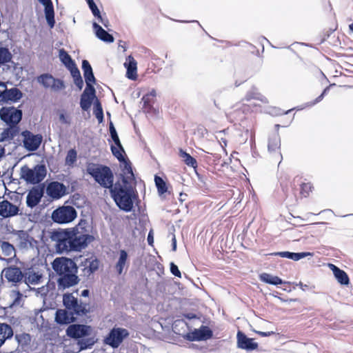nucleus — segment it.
<instances>
[{"mask_svg": "<svg viewBox=\"0 0 353 353\" xmlns=\"http://www.w3.org/2000/svg\"><path fill=\"white\" fill-rule=\"evenodd\" d=\"M268 148L270 153L277 154L278 158L280 159V163L282 159V155L280 152L281 139L278 133H274L269 137Z\"/></svg>", "mask_w": 353, "mask_h": 353, "instance_id": "nucleus-23", "label": "nucleus"}, {"mask_svg": "<svg viewBox=\"0 0 353 353\" xmlns=\"http://www.w3.org/2000/svg\"><path fill=\"white\" fill-rule=\"evenodd\" d=\"M83 75L86 83L85 88H94L92 85V83H94L96 81L92 70L83 73Z\"/></svg>", "mask_w": 353, "mask_h": 353, "instance_id": "nucleus-47", "label": "nucleus"}, {"mask_svg": "<svg viewBox=\"0 0 353 353\" xmlns=\"http://www.w3.org/2000/svg\"><path fill=\"white\" fill-rule=\"evenodd\" d=\"M179 156L187 165L192 168H196L197 166L196 159L183 150H179Z\"/></svg>", "mask_w": 353, "mask_h": 353, "instance_id": "nucleus-38", "label": "nucleus"}, {"mask_svg": "<svg viewBox=\"0 0 353 353\" xmlns=\"http://www.w3.org/2000/svg\"><path fill=\"white\" fill-rule=\"evenodd\" d=\"M38 81L46 88H50L53 91H59L65 88L64 82L54 78L51 74H44L38 77Z\"/></svg>", "mask_w": 353, "mask_h": 353, "instance_id": "nucleus-14", "label": "nucleus"}, {"mask_svg": "<svg viewBox=\"0 0 353 353\" xmlns=\"http://www.w3.org/2000/svg\"><path fill=\"white\" fill-rule=\"evenodd\" d=\"M13 256H15V249L8 242H0V260L10 262Z\"/></svg>", "mask_w": 353, "mask_h": 353, "instance_id": "nucleus-24", "label": "nucleus"}, {"mask_svg": "<svg viewBox=\"0 0 353 353\" xmlns=\"http://www.w3.org/2000/svg\"><path fill=\"white\" fill-rule=\"evenodd\" d=\"M199 330L200 335L202 340H206L212 337V332L206 326H202Z\"/></svg>", "mask_w": 353, "mask_h": 353, "instance_id": "nucleus-49", "label": "nucleus"}, {"mask_svg": "<svg viewBox=\"0 0 353 353\" xmlns=\"http://www.w3.org/2000/svg\"><path fill=\"white\" fill-rule=\"evenodd\" d=\"M32 290L36 292L37 296L40 295L41 297L46 296L49 291L48 286H42L37 289L32 288Z\"/></svg>", "mask_w": 353, "mask_h": 353, "instance_id": "nucleus-52", "label": "nucleus"}, {"mask_svg": "<svg viewBox=\"0 0 353 353\" xmlns=\"http://www.w3.org/2000/svg\"><path fill=\"white\" fill-rule=\"evenodd\" d=\"M292 254V252H279L274 253L273 254L275 256H279L283 258H288V259H291Z\"/></svg>", "mask_w": 353, "mask_h": 353, "instance_id": "nucleus-58", "label": "nucleus"}, {"mask_svg": "<svg viewBox=\"0 0 353 353\" xmlns=\"http://www.w3.org/2000/svg\"><path fill=\"white\" fill-rule=\"evenodd\" d=\"M245 99L248 101L252 100V99H256L261 101L263 103H267L268 100L267 99L263 96L261 93H259L256 88H252L250 90H249L245 97Z\"/></svg>", "mask_w": 353, "mask_h": 353, "instance_id": "nucleus-36", "label": "nucleus"}, {"mask_svg": "<svg viewBox=\"0 0 353 353\" xmlns=\"http://www.w3.org/2000/svg\"><path fill=\"white\" fill-rule=\"evenodd\" d=\"M43 192L39 188H32L26 197V203L28 207L33 208L36 206L41 201Z\"/></svg>", "mask_w": 353, "mask_h": 353, "instance_id": "nucleus-30", "label": "nucleus"}, {"mask_svg": "<svg viewBox=\"0 0 353 353\" xmlns=\"http://www.w3.org/2000/svg\"><path fill=\"white\" fill-rule=\"evenodd\" d=\"M13 335V331L10 325L6 323H0V347L4 343L6 339Z\"/></svg>", "mask_w": 353, "mask_h": 353, "instance_id": "nucleus-33", "label": "nucleus"}, {"mask_svg": "<svg viewBox=\"0 0 353 353\" xmlns=\"http://www.w3.org/2000/svg\"><path fill=\"white\" fill-rule=\"evenodd\" d=\"M170 272L173 275L177 277L180 278L181 276V272L179 271L177 265H176L174 263H170Z\"/></svg>", "mask_w": 353, "mask_h": 353, "instance_id": "nucleus-55", "label": "nucleus"}, {"mask_svg": "<svg viewBox=\"0 0 353 353\" xmlns=\"http://www.w3.org/2000/svg\"><path fill=\"white\" fill-rule=\"evenodd\" d=\"M86 171L103 188L110 189L114 185L112 171L106 165L88 163Z\"/></svg>", "mask_w": 353, "mask_h": 353, "instance_id": "nucleus-4", "label": "nucleus"}, {"mask_svg": "<svg viewBox=\"0 0 353 353\" xmlns=\"http://www.w3.org/2000/svg\"><path fill=\"white\" fill-rule=\"evenodd\" d=\"M312 185L309 183H303L301 187V194L306 197L308 196L310 192L312 190Z\"/></svg>", "mask_w": 353, "mask_h": 353, "instance_id": "nucleus-51", "label": "nucleus"}, {"mask_svg": "<svg viewBox=\"0 0 353 353\" xmlns=\"http://www.w3.org/2000/svg\"><path fill=\"white\" fill-rule=\"evenodd\" d=\"M236 339L237 347L240 349L250 352L258 348V343L254 342L253 339L248 338L241 331H238Z\"/></svg>", "mask_w": 353, "mask_h": 353, "instance_id": "nucleus-16", "label": "nucleus"}, {"mask_svg": "<svg viewBox=\"0 0 353 353\" xmlns=\"http://www.w3.org/2000/svg\"><path fill=\"white\" fill-rule=\"evenodd\" d=\"M89 8H90V9L92 11V13L93 14V15L95 17L100 18L101 13H100V11L98 9V8H97V5L95 3H94L93 5L90 6Z\"/></svg>", "mask_w": 353, "mask_h": 353, "instance_id": "nucleus-57", "label": "nucleus"}, {"mask_svg": "<svg viewBox=\"0 0 353 353\" xmlns=\"http://www.w3.org/2000/svg\"><path fill=\"white\" fill-rule=\"evenodd\" d=\"M96 341L94 337H88V338H82L81 339L78 341V345L81 350H86L88 348H91Z\"/></svg>", "mask_w": 353, "mask_h": 353, "instance_id": "nucleus-40", "label": "nucleus"}, {"mask_svg": "<svg viewBox=\"0 0 353 353\" xmlns=\"http://www.w3.org/2000/svg\"><path fill=\"white\" fill-rule=\"evenodd\" d=\"M59 121L65 124H69L70 120L68 119V118L65 116L63 113L60 114L59 115Z\"/></svg>", "mask_w": 353, "mask_h": 353, "instance_id": "nucleus-62", "label": "nucleus"}, {"mask_svg": "<svg viewBox=\"0 0 353 353\" xmlns=\"http://www.w3.org/2000/svg\"><path fill=\"white\" fill-rule=\"evenodd\" d=\"M93 113L97 119L99 123H101L103 121V112L101 103L98 99H96L94 102V110Z\"/></svg>", "mask_w": 353, "mask_h": 353, "instance_id": "nucleus-44", "label": "nucleus"}, {"mask_svg": "<svg viewBox=\"0 0 353 353\" xmlns=\"http://www.w3.org/2000/svg\"><path fill=\"white\" fill-rule=\"evenodd\" d=\"M111 150L113 155L121 163V175H124L125 181H131L133 179V171L131 166V163L128 159H125L123 154L125 153L123 148L121 145L120 146H111Z\"/></svg>", "mask_w": 353, "mask_h": 353, "instance_id": "nucleus-7", "label": "nucleus"}, {"mask_svg": "<svg viewBox=\"0 0 353 353\" xmlns=\"http://www.w3.org/2000/svg\"><path fill=\"white\" fill-rule=\"evenodd\" d=\"M59 58L67 68L75 64L70 56L63 49L59 50Z\"/></svg>", "mask_w": 353, "mask_h": 353, "instance_id": "nucleus-45", "label": "nucleus"}, {"mask_svg": "<svg viewBox=\"0 0 353 353\" xmlns=\"http://www.w3.org/2000/svg\"><path fill=\"white\" fill-rule=\"evenodd\" d=\"M249 110L248 105L236 103L226 112V117L230 122L236 124L245 118V112Z\"/></svg>", "mask_w": 353, "mask_h": 353, "instance_id": "nucleus-10", "label": "nucleus"}, {"mask_svg": "<svg viewBox=\"0 0 353 353\" xmlns=\"http://www.w3.org/2000/svg\"><path fill=\"white\" fill-rule=\"evenodd\" d=\"M26 292L27 290L23 287H16L14 289L11 290L9 292L10 299L9 307L21 305L23 301V294Z\"/></svg>", "mask_w": 353, "mask_h": 353, "instance_id": "nucleus-22", "label": "nucleus"}, {"mask_svg": "<svg viewBox=\"0 0 353 353\" xmlns=\"http://www.w3.org/2000/svg\"><path fill=\"white\" fill-rule=\"evenodd\" d=\"M47 170L44 165H37L30 169L23 166L21 169V176L28 183L37 184L41 182L46 177Z\"/></svg>", "mask_w": 353, "mask_h": 353, "instance_id": "nucleus-5", "label": "nucleus"}, {"mask_svg": "<svg viewBox=\"0 0 353 353\" xmlns=\"http://www.w3.org/2000/svg\"><path fill=\"white\" fill-rule=\"evenodd\" d=\"M50 237L55 242V247L59 253L81 251L93 239L91 235L80 232L77 228L53 230Z\"/></svg>", "mask_w": 353, "mask_h": 353, "instance_id": "nucleus-1", "label": "nucleus"}, {"mask_svg": "<svg viewBox=\"0 0 353 353\" xmlns=\"http://www.w3.org/2000/svg\"><path fill=\"white\" fill-rule=\"evenodd\" d=\"M12 54L8 48L0 47V66L10 63L12 61Z\"/></svg>", "mask_w": 353, "mask_h": 353, "instance_id": "nucleus-37", "label": "nucleus"}, {"mask_svg": "<svg viewBox=\"0 0 353 353\" xmlns=\"http://www.w3.org/2000/svg\"><path fill=\"white\" fill-rule=\"evenodd\" d=\"M99 22H101L105 28H108L109 26V21L106 17H103L101 14L100 15V18H97Z\"/></svg>", "mask_w": 353, "mask_h": 353, "instance_id": "nucleus-61", "label": "nucleus"}, {"mask_svg": "<svg viewBox=\"0 0 353 353\" xmlns=\"http://www.w3.org/2000/svg\"><path fill=\"white\" fill-rule=\"evenodd\" d=\"M16 236L17 241L20 248L28 249L33 247V243L34 242V238L26 231L19 230L16 233Z\"/></svg>", "mask_w": 353, "mask_h": 353, "instance_id": "nucleus-20", "label": "nucleus"}, {"mask_svg": "<svg viewBox=\"0 0 353 353\" xmlns=\"http://www.w3.org/2000/svg\"><path fill=\"white\" fill-rule=\"evenodd\" d=\"M92 26L96 36L99 39L107 43H112L114 41L113 36L103 29L97 23L94 22Z\"/></svg>", "mask_w": 353, "mask_h": 353, "instance_id": "nucleus-31", "label": "nucleus"}, {"mask_svg": "<svg viewBox=\"0 0 353 353\" xmlns=\"http://www.w3.org/2000/svg\"><path fill=\"white\" fill-rule=\"evenodd\" d=\"M154 182H155V185L157 188L158 192L160 194H163L167 192L168 189H167L166 183L161 177H160L159 176H155Z\"/></svg>", "mask_w": 353, "mask_h": 353, "instance_id": "nucleus-46", "label": "nucleus"}, {"mask_svg": "<svg viewBox=\"0 0 353 353\" xmlns=\"http://www.w3.org/2000/svg\"><path fill=\"white\" fill-rule=\"evenodd\" d=\"M74 84L78 87L79 90H81L83 86V81L81 78V76L77 77L74 79Z\"/></svg>", "mask_w": 353, "mask_h": 353, "instance_id": "nucleus-59", "label": "nucleus"}, {"mask_svg": "<svg viewBox=\"0 0 353 353\" xmlns=\"http://www.w3.org/2000/svg\"><path fill=\"white\" fill-rule=\"evenodd\" d=\"M52 268L59 276V290L68 288L79 283V279L77 275V266L72 259L66 257L56 258L52 263Z\"/></svg>", "mask_w": 353, "mask_h": 353, "instance_id": "nucleus-2", "label": "nucleus"}, {"mask_svg": "<svg viewBox=\"0 0 353 353\" xmlns=\"http://www.w3.org/2000/svg\"><path fill=\"white\" fill-rule=\"evenodd\" d=\"M328 90V88H326L323 92H322V94L319 96L315 100L314 102H312L310 105H315L316 103L320 102L324 97V95L325 94V93L327 92Z\"/></svg>", "mask_w": 353, "mask_h": 353, "instance_id": "nucleus-60", "label": "nucleus"}, {"mask_svg": "<svg viewBox=\"0 0 353 353\" xmlns=\"http://www.w3.org/2000/svg\"><path fill=\"white\" fill-rule=\"evenodd\" d=\"M184 338L188 341H201L202 337L200 335L199 330H194L193 332H188L184 336Z\"/></svg>", "mask_w": 353, "mask_h": 353, "instance_id": "nucleus-48", "label": "nucleus"}, {"mask_svg": "<svg viewBox=\"0 0 353 353\" xmlns=\"http://www.w3.org/2000/svg\"><path fill=\"white\" fill-rule=\"evenodd\" d=\"M3 273L9 282L15 283V287L23 286L24 272L19 268L12 265L5 268Z\"/></svg>", "mask_w": 353, "mask_h": 353, "instance_id": "nucleus-13", "label": "nucleus"}, {"mask_svg": "<svg viewBox=\"0 0 353 353\" xmlns=\"http://www.w3.org/2000/svg\"><path fill=\"white\" fill-rule=\"evenodd\" d=\"M19 130L17 127L9 126L3 130L0 134V142L10 141L18 134Z\"/></svg>", "mask_w": 353, "mask_h": 353, "instance_id": "nucleus-32", "label": "nucleus"}, {"mask_svg": "<svg viewBox=\"0 0 353 353\" xmlns=\"http://www.w3.org/2000/svg\"><path fill=\"white\" fill-rule=\"evenodd\" d=\"M91 331V327L89 325L72 324L68 327L66 334L73 339H82L88 336Z\"/></svg>", "mask_w": 353, "mask_h": 353, "instance_id": "nucleus-15", "label": "nucleus"}, {"mask_svg": "<svg viewBox=\"0 0 353 353\" xmlns=\"http://www.w3.org/2000/svg\"><path fill=\"white\" fill-rule=\"evenodd\" d=\"M156 97V92L155 90H152L149 93L145 94L142 97V102L143 103V106L144 108L148 110L152 107V103Z\"/></svg>", "mask_w": 353, "mask_h": 353, "instance_id": "nucleus-41", "label": "nucleus"}, {"mask_svg": "<svg viewBox=\"0 0 353 353\" xmlns=\"http://www.w3.org/2000/svg\"><path fill=\"white\" fill-rule=\"evenodd\" d=\"M82 70L83 71V73H86L92 70V68L90 63L88 62V61L83 60L82 61Z\"/></svg>", "mask_w": 353, "mask_h": 353, "instance_id": "nucleus-56", "label": "nucleus"}, {"mask_svg": "<svg viewBox=\"0 0 353 353\" xmlns=\"http://www.w3.org/2000/svg\"><path fill=\"white\" fill-rule=\"evenodd\" d=\"M3 91V95L0 97V98H1V103H7L8 101L17 102L23 97L21 91L17 88L8 89L6 85H5Z\"/></svg>", "mask_w": 353, "mask_h": 353, "instance_id": "nucleus-18", "label": "nucleus"}, {"mask_svg": "<svg viewBox=\"0 0 353 353\" xmlns=\"http://www.w3.org/2000/svg\"><path fill=\"white\" fill-rule=\"evenodd\" d=\"M128 330L123 327H113L104 338L103 343L115 349L120 346L124 339L129 336Z\"/></svg>", "mask_w": 353, "mask_h": 353, "instance_id": "nucleus-8", "label": "nucleus"}, {"mask_svg": "<svg viewBox=\"0 0 353 353\" xmlns=\"http://www.w3.org/2000/svg\"><path fill=\"white\" fill-rule=\"evenodd\" d=\"M111 138L117 146L121 145L118 134L112 135Z\"/></svg>", "mask_w": 353, "mask_h": 353, "instance_id": "nucleus-63", "label": "nucleus"}, {"mask_svg": "<svg viewBox=\"0 0 353 353\" xmlns=\"http://www.w3.org/2000/svg\"><path fill=\"white\" fill-rule=\"evenodd\" d=\"M94 88H85L81 96L80 106L82 110L87 111L90 109L94 99L95 98Z\"/></svg>", "mask_w": 353, "mask_h": 353, "instance_id": "nucleus-21", "label": "nucleus"}, {"mask_svg": "<svg viewBox=\"0 0 353 353\" xmlns=\"http://www.w3.org/2000/svg\"><path fill=\"white\" fill-rule=\"evenodd\" d=\"M42 279L43 274L39 271H36L34 268L26 269L24 272L22 287L27 291L32 290L30 285L39 284Z\"/></svg>", "mask_w": 353, "mask_h": 353, "instance_id": "nucleus-12", "label": "nucleus"}, {"mask_svg": "<svg viewBox=\"0 0 353 353\" xmlns=\"http://www.w3.org/2000/svg\"><path fill=\"white\" fill-rule=\"evenodd\" d=\"M78 299L75 298L72 294H64L63 297V305H65L66 310H70L72 307H74V305L77 304V301Z\"/></svg>", "mask_w": 353, "mask_h": 353, "instance_id": "nucleus-42", "label": "nucleus"}, {"mask_svg": "<svg viewBox=\"0 0 353 353\" xmlns=\"http://www.w3.org/2000/svg\"><path fill=\"white\" fill-rule=\"evenodd\" d=\"M55 321L59 324H68L74 321L75 317L68 310H58L56 312Z\"/></svg>", "mask_w": 353, "mask_h": 353, "instance_id": "nucleus-28", "label": "nucleus"}, {"mask_svg": "<svg viewBox=\"0 0 353 353\" xmlns=\"http://www.w3.org/2000/svg\"><path fill=\"white\" fill-rule=\"evenodd\" d=\"M19 207L14 205L8 200L0 201V216L3 218H8L18 214Z\"/></svg>", "mask_w": 353, "mask_h": 353, "instance_id": "nucleus-17", "label": "nucleus"}, {"mask_svg": "<svg viewBox=\"0 0 353 353\" xmlns=\"http://www.w3.org/2000/svg\"><path fill=\"white\" fill-rule=\"evenodd\" d=\"M85 274H90L94 272L99 268V261L97 259L86 260L84 265Z\"/></svg>", "mask_w": 353, "mask_h": 353, "instance_id": "nucleus-39", "label": "nucleus"}, {"mask_svg": "<svg viewBox=\"0 0 353 353\" xmlns=\"http://www.w3.org/2000/svg\"><path fill=\"white\" fill-rule=\"evenodd\" d=\"M129 264L128 254L124 250L119 252L118 260L115 264V269L118 274L121 275L125 269H127Z\"/></svg>", "mask_w": 353, "mask_h": 353, "instance_id": "nucleus-26", "label": "nucleus"}, {"mask_svg": "<svg viewBox=\"0 0 353 353\" xmlns=\"http://www.w3.org/2000/svg\"><path fill=\"white\" fill-rule=\"evenodd\" d=\"M0 118L9 126L17 127L22 118V111L14 107H3L0 109Z\"/></svg>", "mask_w": 353, "mask_h": 353, "instance_id": "nucleus-9", "label": "nucleus"}, {"mask_svg": "<svg viewBox=\"0 0 353 353\" xmlns=\"http://www.w3.org/2000/svg\"><path fill=\"white\" fill-rule=\"evenodd\" d=\"M312 255H313L312 253L307 252H298V253L292 252L291 259L296 261L303 259L307 256H312Z\"/></svg>", "mask_w": 353, "mask_h": 353, "instance_id": "nucleus-50", "label": "nucleus"}, {"mask_svg": "<svg viewBox=\"0 0 353 353\" xmlns=\"http://www.w3.org/2000/svg\"><path fill=\"white\" fill-rule=\"evenodd\" d=\"M77 216L76 210L70 205H63L54 210L52 214V219L59 224L69 223Z\"/></svg>", "mask_w": 353, "mask_h": 353, "instance_id": "nucleus-6", "label": "nucleus"}, {"mask_svg": "<svg viewBox=\"0 0 353 353\" xmlns=\"http://www.w3.org/2000/svg\"><path fill=\"white\" fill-rule=\"evenodd\" d=\"M121 182L117 181L110 189L111 196L117 206L125 212H130L133 208L132 196L134 194L133 185L135 184V177L125 181L124 175H121Z\"/></svg>", "mask_w": 353, "mask_h": 353, "instance_id": "nucleus-3", "label": "nucleus"}, {"mask_svg": "<svg viewBox=\"0 0 353 353\" xmlns=\"http://www.w3.org/2000/svg\"><path fill=\"white\" fill-rule=\"evenodd\" d=\"M68 69L70 70L73 79L81 76L79 70L77 67L76 64L70 66Z\"/></svg>", "mask_w": 353, "mask_h": 353, "instance_id": "nucleus-53", "label": "nucleus"}, {"mask_svg": "<svg viewBox=\"0 0 353 353\" xmlns=\"http://www.w3.org/2000/svg\"><path fill=\"white\" fill-rule=\"evenodd\" d=\"M48 194L53 199H59L65 193V185L58 181H53L48 184L46 189Z\"/></svg>", "mask_w": 353, "mask_h": 353, "instance_id": "nucleus-19", "label": "nucleus"}, {"mask_svg": "<svg viewBox=\"0 0 353 353\" xmlns=\"http://www.w3.org/2000/svg\"><path fill=\"white\" fill-rule=\"evenodd\" d=\"M137 61L131 55L128 56L126 62L124 63L127 69L126 77L131 80H136L137 78Z\"/></svg>", "mask_w": 353, "mask_h": 353, "instance_id": "nucleus-29", "label": "nucleus"}, {"mask_svg": "<svg viewBox=\"0 0 353 353\" xmlns=\"http://www.w3.org/2000/svg\"><path fill=\"white\" fill-rule=\"evenodd\" d=\"M41 3L45 6V15L48 24L52 28L54 27V8L51 0H38Z\"/></svg>", "mask_w": 353, "mask_h": 353, "instance_id": "nucleus-25", "label": "nucleus"}, {"mask_svg": "<svg viewBox=\"0 0 353 353\" xmlns=\"http://www.w3.org/2000/svg\"><path fill=\"white\" fill-rule=\"evenodd\" d=\"M259 277L261 281L274 285H278L283 283L279 277L268 273H262Z\"/></svg>", "mask_w": 353, "mask_h": 353, "instance_id": "nucleus-34", "label": "nucleus"}, {"mask_svg": "<svg viewBox=\"0 0 353 353\" xmlns=\"http://www.w3.org/2000/svg\"><path fill=\"white\" fill-rule=\"evenodd\" d=\"M70 312H72L73 315L76 314L78 316H82L88 312V305L86 303L77 300V304L74 305V307H72Z\"/></svg>", "mask_w": 353, "mask_h": 353, "instance_id": "nucleus-35", "label": "nucleus"}, {"mask_svg": "<svg viewBox=\"0 0 353 353\" xmlns=\"http://www.w3.org/2000/svg\"><path fill=\"white\" fill-rule=\"evenodd\" d=\"M328 267L332 271L334 277L340 284L345 285L349 284L350 279L345 271L341 270L337 266L332 263H329Z\"/></svg>", "mask_w": 353, "mask_h": 353, "instance_id": "nucleus-27", "label": "nucleus"}, {"mask_svg": "<svg viewBox=\"0 0 353 353\" xmlns=\"http://www.w3.org/2000/svg\"><path fill=\"white\" fill-rule=\"evenodd\" d=\"M21 135L23 137V146L30 152L37 150L39 148L43 140L42 135L34 134L28 130L22 132Z\"/></svg>", "mask_w": 353, "mask_h": 353, "instance_id": "nucleus-11", "label": "nucleus"}, {"mask_svg": "<svg viewBox=\"0 0 353 353\" xmlns=\"http://www.w3.org/2000/svg\"><path fill=\"white\" fill-rule=\"evenodd\" d=\"M258 334H259L260 336H270L272 335H273L274 334V332H261V331H259L256 332Z\"/></svg>", "mask_w": 353, "mask_h": 353, "instance_id": "nucleus-64", "label": "nucleus"}, {"mask_svg": "<svg viewBox=\"0 0 353 353\" xmlns=\"http://www.w3.org/2000/svg\"><path fill=\"white\" fill-rule=\"evenodd\" d=\"M77 159V152L76 150L74 149H70L68 150L65 160V163L66 165L72 167Z\"/></svg>", "mask_w": 353, "mask_h": 353, "instance_id": "nucleus-43", "label": "nucleus"}, {"mask_svg": "<svg viewBox=\"0 0 353 353\" xmlns=\"http://www.w3.org/2000/svg\"><path fill=\"white\" fill-rule=\"evenodd\" d=\"M181 326L182 327H187L186 322L183 319L176 320L172 325V328L175 333H178L177 327Z\"/></svg>", "mask_w": 353, "mask_h": 353, "instance_id": "nucleus-54", "label": "nucleus"}]
</instances>
